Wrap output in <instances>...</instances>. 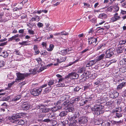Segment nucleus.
I'll return each mask as SVG.
<instances>
[{
	"label": "nucleus",
	"mask_w": 126,
	"mask_h": 126,
	"mask_svg": "<svg viewBox=\"0 0 126 126\" xmlns=\"http://www.w3.org/2000/svg\"><path fill=\"white\" fill-rule=\"evenodd\" d=\"M103 106L100 105L96 104L91 108V110L94 114L98 115L103 112Z\"/></svg>",
	"instance_id": "1"
},
{
	"label": "nucleus",
	"mask_w": 126,
	"mask_h": 126,
	"mask_svg": "<svg viewBox=\"0 0 126 126\" xmlns=\"http://www.w3.org/2000/svg\"><path fill=\"white\" fill-rule=\"evenodd\" d=\"M72 105V103L71 102H67V101H66L63 103L62 105V107L63 109L67 110V111L71 112L73 113V112L74 109L72 107H70Z\"/></svg>",
	"instance_id": "2"
},
{
	"label": "nucleus",
	"mask_w": 126,
	"mask_h": 126,
	"mask_svg": "<svg viewBox=\"0 0 126 126\" xmlns=\"http://www.w3.org/2000/svg\"><path fill=\"white\" fill-rule=\"evenodd\" d=\"M22 116L21 113H17L10 116L9 117V119L11 122L16 123L18 120V119L21 118Z\"/></svg>",
	"instance_id": "3"
},
{
	"label": "nucleus",
	"mask_w": 126,
	"mask_h": 126,
	"mask_svg": "<svg viewBox=\"0 0 126 126\" xmlns=\"http://www.w3.org/2000/svg\"><path fill=\"white\" fill-rule=\"evenodd\" d=\"M16 75L17 78L15 79L16 82L17 80H23L24 79L25 77L30 75V74L27 73H16Z\"/></svg>",
	"instance_id": "4"
},
{
	"label": "nucleus",
	"mask_w": 126,
	"mask_h": 126,
	"mask_svg": "<svg viewBox=\"0 0 126 126\" xmlns=\"http://www.w3.org/2000/svg\"><path fill=\"white\" fill-rule=\"evenodd\" d=\"M114 49L112 48H110L107 50L106 52V58H109L112 56L114 53Z\"/></svg>",
	"instance_id": "5"
},
{
	"label": "nucleus",
	"mask_w": 126,
	"mask_h": 126,
	"mask_svg": "<svg viewBox=\"0 0 126 126\" xmlns=\"http://www.w3.org/2000/svg\"><path fill=\"white\" fill-rule=\"evenodd\" d=\"M36 108L38 109H39L42 112L45 113L48 112L50 110L49 109L47 108L44 105L42 104H39V105H38Z\"/></svg>",
	"instance_id": "6"
},
{
	"label": "nucleus",
	"mask_w": 126,
	"mask_h": 126,
	"mask_svg": "<svg viewBox=\"0 0 126 126\" xmlns=\"http://www.w3.org/2000/svg\"><path fill=\"white\" fill-rule=\"evenodd\" d=\"M42 89L41 88L34 89L32 90L31 92L32 94L35 96L38 95L41 93Z\"/></svg>",
	"instance_id": "7"
},
{
	"label": "nucleus",
	"mask_w": 126,
	"mask_h": 126,
	"mask_svg": "<svg viewBox=\"0 0 126 126\" xmlns=\"http://www.w3.org/2000/svg\"><path fill=\"white\" fill-rule=\"evenodd\" d=\"M31 107L30 103L28 101L24 102L22 104V108L23 110H27L29 109Z\"/></svg>",
	"instance_id": "8"
},
{
	"label": "nucleus",
	"mask_w": 126,
	"mask_h": 126,
	"mask_svg": "<svg viewBox=\"0 0 126 126\" xmlns=\"http://www.w3.org/2000/svg\"><path fill=\"white\" fill-rule=\"evenodd\" d=\"M63 108L61 107V104L59 102H58L56 104L55 106H54L53 108H51L50 109L51 111L53 112H55L57 110L61 109Z\"/></svg>",
	"instance_id": "9"
},
{
	"label": "nucleus",
	"mask_w": 126,
	"mask_h": 126,
	"mask_svg": "<svg viewBox=\"0 0 126 126\" xmlns=\"http://www.w3.org/2000/svg\"><path fill=\"white\" fill-rule=\"evenodd\" d=\"M54 80H50L48 82L47 85L50 86L48 88H47L45 89V91L46 92H48L50 91L52 89V87L50 86L53 84H54Z\"/></svg>",
	"instance_id": "10"
},
{
	"label": "nucleus",
	"mask_w": 126,
	"mask_h": 126,
	"mask_svg": "<svg viewBox=\"0 0 126 126\" xmlns=\"http://www.w3.org/2000/svg\"><path fill=\"white\" fill-rule=\"evenodd\" d=\"M90 72L89 71H85L84 73L81 76V79L85 78L87 79L89 78L91 76Z\"/></svg>",
	"instance_id": "11"
},
{
	"label": "nucleus",
	"mask_w": 126,
	"mask_h": 126,
	"mask_svg": "<svg viewBox=\"0 0 126 126\" xmlns=\"http://www.w3.org/2000/svg\"><path fill=\"white\" fill-rule=\"evenodd\" d=\"M88 121L87 118L85 117L82 116L80 117L78 119V121L79 124H84Z\"/></svg>",
	"instance_id": "12"
},
{
	"label": "nucleus",
	"mask_w": 126,
	"mask_h": 126,
	"mask_svg": "<svg viewBox=\"0 0 126 126\" xmlns=\"http://www.w3.org/2000/svg\"><path fill=\"white\" fill-rule=\"evenodd\" d=\"M88 42L89 44H92L94 45H96L97 42V38L94 37H91L88 39Z\"/></svg>",
	"instance_id": "13"
},
{
	"label": "nucleus",
	"mask_w": 126,
	"mask_h": 126,
	"mask_svg": "<svg viewBox=\"0 0 126 126\" xmlns=\"http://www.w3.org/2000/svg\"><path fill=\"white\" fill-rule=\"evenodd\" d=\"M69 76L70 79H77L79 77V75L76 73L73 72L69 74Z\"/></svg>",
	"instance_id": "14"
},
{
	"label": "nucleus",
	"mask_w": 126,
	"mask_h": 126,
	"mask_svg": "<svg viewBox=\"0 0 126 126\" xmlns=\"http://www.w3.org/2000/svg\"><path fill=\"white\" fill-rule=\"evenodd\" d=\"M105 57V54H102L101 55L97 56L95 60L96 63H98L100 61L103 59Z\"/></svg>",
	"instance_id": "15"
},
{
	"label": "nucleus",
	"mask_w": 126,
	"mask_h": 126,
	"mask_svg": "<svg viewBox=\"0 0 126 126\" xmlns=\"http://www.w3.org/2000/svg\"><path fill=\"white\" fill-rule=\"evenodd\" d=\"M96 62L95 60L90 61L88 62L86 64V66H85L86 67H91L96 63Z\"/></svg>",
	"instance_id": "16"
},
{
	"label": "nucleus",
	"mask_w": 126,
	"mask_h": 126,
	"mask_svg": "<svg viewBox=\"0 0 126 126\" xmlns=\"http://www.w3.org/2000/svg\"><path fill=\"white\" fill-rule=\"evenodd\" d=\"M120 17L118 15L117 13H116L114 15V17L111 18V20L113 21H115L120 19Z\"/></svg>",
	"instance_id": "17"
},
{
	"label": "nucleus",
	"mask_w": 126,
	"mask_h": 126,
	"mask_svg": "<svg viewBox=\"0 0 126 126\" xmlns=\"http://www.w3.org/2000/svg\"><path fill=\"white\" fill-rule=\"evenodd\" d=\"M103 122L102 119L101 118L99 119H96L94 121V124L96 125H99L100 124L102 125Z\"/></svg>",
	"instance_id": "18"
},
{
	"label": "nucleus",
	"mask_w": 126,
	"mask_h": 126,
	"mask_svg": "<svg viewBox=\"0 0 126 126\" xmlns=\"http://www.w3.org/2000/svg\"><path fill=\"white\" fill-rule=\"evenodd\" d=\"M111 122L109 120H106L103 122L102 125L105 126H110Z\"/></svg>",
	"instance_id": "19"
},
{
	"label": "nucleus",
	"mask_w": 126,
	"mask_h": 126,
	"mask_svg": "<svg viewBox=\"0 0 126 126\" xmlns=\"http://www.w3.org/2000/svg\"><path fill=\"white\" fill-rule=\"evenodd\" d=\"M33 49L35 51V55H37L39 53L40 51L39 50L37 46L36 45H34Z\"/></svg>",
	"instance_id": "20"
},
{
	"label": "nucleus",
	"mask_w": 126,
	"mask_h": 126,
	"mask_svg": "<svg viewBox=\"0 0 126 126\" xmlns=\"http://www.w3.org/2000/svg\"><path fill=\"white\" fill-rule=\"evenodd\" d=\"M125 85L126 83L125 82H122L117 86V89L118 90L121 89L123 87H125Z\"/></svg>",
	"instance_id": "21"
},
{
	"label": "nucleus",
	"mask_w": 126,
	"mask_h": 126,
	"mask_svg": "<svg viewBox=\"0 0 126 126\" xmlns=\"http://www.w3.org/2000/svg\"><path fill=\"white\" fill-rule=\"evenodd\" d=\"M0 54H1V56L4 58H6L8 56V54L6 51H1L0 52Z\"/></svg>",
	"instance_id": "22"
},
{
	"label": "nucleus",
	"mask_w": 126,
	"mask_h": 126,
	"mask_svg": "<svg viewBox=\"0 0 126 126\" xmlns=\"http://www.w3.org/2000/svg\"><path fill=\"white\" fill-rule=\"evenodd\" d=\"M107 17V15L104 13L101 14L99 15L98 17L101 19H105Z\"/></svg>",
	"instance_id": "23"
},
{
	"label": "nucleus",
	"mask_w": 126,
	"mask_h": 126,
	"mask_svg": "<svg viewBox=\"0 0 126 126\" xmlns=\"http://www.w3.org/2000/svg\"><path fill=\"white\" fill-rule=\"evenodd\" d=\"M85 66L84 65L83 67L79 68L78 70V73H82L86 71Z\"/></svg>",
	"instance_id": "24"
},
{
	"label": "nucleus",
	"mask_w": 126,
	"mask_h": 126,
	"mask_svg": "<svg viewBox=\"0 0 126 126\" xmlns=\"http://www.w3.org/2000/svg\"><path fill=\"white\" fill-rule=\"evenodd\" d=\"M69 52V49H65L62 50L60 52V53L61 54L64 55Z\"/></svg>",
	"instance_id": "25"
},
{
	"label": "nucleus",
	"mask_w": 126,
	"mask_h": 126,
	"mask_svg": "<svg viewBox=\"0 0 126 126\" xmlns=\"http://www.w3.org/2000/svg\"><path fill=\"white\" fill-rule=\"evenodd\" d=\"M21 95H17L16 96H15L13 98L12 101H16L19 99L21 98Z\"/></svg>",
	"instance_id": "26"
},
{
	"label": "nucleus",
	"mask_w": 126,
	"mask_h": 126,
	"mask_svg": "<svg viewBox=\"0 0 126 126\" xmlns=\"http://www.w3.org/2000/svg\"><path fill=\"white\" fill-rule=\"evenodd\" d=\"M80 96H78L75 98H73V99H71V101L70 102H71L73 104L74 103V102L78 101L80 100Z\"/></svg>",
	"instance_id": "27"
},
{
	"label": "nucleus",
	"mask_w": 126,
	"mask_h": 126,
	"mask_svg": "<svg viewBox=\"0 0 126 126\" xmlns=\"http://www.w3.org/2000/svg\"><path fill=\"white\" fill-rule=\"evenodd\" d=\"M80 96H78L75 98H73V99H71V101L70 102H71L73 104L74 103V102L78 101L80 100Z\"/></svg>",
	"instance_id": "28"
},
{
	"label": "nucleus",
	"mask_w": 126,
	"mask_h": 126,
	"mask_svg": "<svg viewBox=\"0 0 126 126\" xmlns=\"http://www.w3.org/2000/svg\"><path fill=\"white\" fill-rule=\"evenodd\" d=\"M68 117V119L70 122L74 121L75 119L74 116L73 115H71V114H69Z\"/></svg>",
	"instance_id": "29"
},
{
	"label": "nucleus",
	"mask_w": 126,
	"mask_h": 126,
	"mask_svg": "<svg viewBox=\"0 0 126 126\" xmlns=\"http://www.w3.org/2000/svg\"><path fill=\"white\" fill-rule=\"evenodd\" d=\"M57 61L58 62L61 63L64 61L66 60V58L65 57H61L59 59H57Z\"/></svg>",
	"instance_id": "30"
},
{
	"label": "nucleus",
	"mask_w": 126,
	"mask_h": 126,
	"mask_svg": "<svg viewBox=\"0 0 126 126\" xmlns=\"http://www.w3.org/2000/svg\"><path fill=\"white\" fill-rule=\"evenodd\" d=\"M102 81V79L99 78L98 79L96 80L95 82L94 83V85L99 84Z\"/></svg>",
	"instance_id": "31"
},
{
	"label": "nucleus",
	"mask_w": 126,
	"mask_h": 126,
	"mask_svg": "<svg viewBox=\"0 0 126 126\" xmlns=\"http://www.w3.org/2000/svg\"><path fill=\"white\" fill-rule=\"evenodd\" d=\"M39 20V17L37 16H34V17L32 18L31 20L32 21H38Z\"/></svg>",
	"instance_id": "32"
},
{
	"label": "nucleus",
	"mask_w": 126,
	"mask_h": 126,
	"mask_svg": "<svg viewBox=\"0 0 126 126\" xmlns=\"http://www.w3.org/2000/svg\"><path fill=\"white\" fill-rule=\"evenodd\" d=\"M24 121L23 120L18 119L16 123L18 125H22L24 124Z\"/></svg>",
	"instance_id": "33"
},
{
	"label": "nucleus",
	"mask_w": 126,
	"mask_h": 126,
	"mask_svg": "<svg viewBox=\"0 0 126 126\" xmlns=\"http://www.w3.org/2000/svg\"><path fill=\"white\" fill-rule=\"evenodd\" d=\"M67 114V111H62L60 113L59 116L61 117H63L66 116Z\"/></svg>",
	"instance_id": "34"
},
{
	"label": "nucleus",
	"mask_w": 126,
	"mask_h": 126,
	"mask_svg": "<svg viewBox=\"0 0 126 126\" xmlns=\"http://www.w3.org/2000/svg\"><path fill=\"white\" fill-rule=\"evenodd\" d=\"M69 98V96L68 95H65L63 96L61 98V99L62 101L65 100H67Z\"/></svg>",
	"instance_id": "35"
},
{
	"label": "nucleus",
	"mask_w": 126,
	"mask_h": 126,
	"mask_svg": "<svg viewBox=\"0 0 126 126\" xmlns=\"http://www.w3.org/2000/svg\"><path fill=\"white\" fill-rule=\"evenodd\" d=\"M113 96H111V97L113 98H115L117 97L119 95V93L118 92L116 91H114L112 93Z\"/></svg>",
	"instance_id": "36"
},
{
	"label": "nucleus",
	"mask_w": 126,
	"mask_h": 126,
	"mask_svg": "<svg viewBox=\"0 0 126 126\" xmlns=\"http://www.w3.org/2000/svg\"><path fill=\"white\" fill-rule=\"evenodd\" d=\"M54 47V46L52 44H51L49 45V48L47 49V50L49 51H51L53 50Z\"/></svg>",
	"instance_id": "37"
},
{
	"label": "nucleus",
	"mask_w": 126,
	"mask_h": 126,
	"mask_svg": "<svg viewBox=\"0 0 126 126\" xmlns=\"http://www.w3.org/2000/svg\"><path fill=\"white\" fill-rule=\"evenodd\" d=\"M38 71L35 68L33 69H31L29 70L30 72H32L30 73L31 74H35Z\"/></svg>",
	"instance_id": "38"
},
{
	"label": "nucleus",
	"mask_w": 126,
	"mask_h": 126,
	"mask_svg": "<svg viewBox=\"0 0 126 126\" xmlns=\"http://www.w3.org/2000/svg\"><path fill=\"white\" fill-rule=\"evenodd\" d=\"M28 42L27 41H24L22 42H19V44L20 45L23 46H27L28 45V44H27Z\"/></svg>",
	"instance_id": "39"
},
{
	"label": "nucleus",
	"mask_w": 126,
	"mask_h": 126,
	"mask_svg": "<svg viewBox=\"0 0 126 126\" xmlns=\"http://www.w3.org/2000/svg\"><path fill=\"white\" fill-rule=\"evenodd\" d=\"M58 83L56 85L57 87H61L64 86H65V84L63 83H62L61 82H58Z\"/></svg>",
	"instance_id": "40"
},
{
	"label": "nucleus",
	"mask_w": 126,
	"mask_h": 126,
	"mask_svg": "<svg viewBox=\"0 0 126 126\" xmlns=\"http://www.w3.org/2000/svg\"><path fill=\"white\" fill-rule=\"evenodd\" d=\"M126 43V39L120 41L119 42V44L120 45H122L125 44Z\"/></svg>",
	"instance_id": "41"
},
{
	"label": "nucleus",
	"mask_w": 126,
	"mask_h": 126,
	"mask_svg": "<svg viewBox=\"0 0 126 126\" xmlns=\"http://www.w3.org/2000/svg\"><path fill=\"white\" fill-rule=\"evenodd\" d=\"M5 89H0V92H3V93H0V95H5L6 94V92H5Z\"/></svg>",
	"instance_id": "42"
},
{
	"label": "nucleus",
	"mask_w": 126,
	"mask_h": 126,
	"mask_svg": "<svg viewBox=\"0 0 126 126\" xmlns=\"http://www.w3.org/2000/svg\"><path fill=\"white\" fill-rule=\"evenodd\" d=\"M79 112L78 111L76 112L75 113L73 114V115L74 116L75 119L79 117Z\"/></svg>",
	"instance_id": "43"
},
{
	"label": "nucleus",
	"mask_w": 126,
	"mask_h": 126,
	"mask_svg": "<svg viewBox=\"0 0 126 126\" xmlns=\"http://www.w3.org/2000/svg\"><path fill=\"white\" fill-rule=\"evenodd\" d=\"M120 71L122 73H124L126 72V67H121Z\"/></svg>",
	"instance_id": "44"
},
{
	"label": "nucleus",
	"mask_w": 126,
	"mask_h": 126,
	"mask_svg": "<svg viewBox=\"0 0 126 126\" xmlns=\"http://www.w3.org/2000/svg\"><path fill=\"white\" fill-rule=\"evenodd\" d=\"M114 123V124L117 125H120L122 123V121L121 120H120L118 121H113Z\"/></svg>",
	"instance_id": "45"
},
{
	"label": "nucleus",
	"mask_w": 126,
	"mask_h": 126,
	"mask_svg": "<svg viewBox=\"0 0 126 126\" xmlns=\"http://www.w3.org/2000/svg\"><path fill=\"white\" fill-rule=\"evenodd\" d=\"M36 61L39 64H40L42 62V60L40 58H38L35 59Z\"/></svg>",
	"instance_id": "46"
},
{
	"label": "nucleus",
	"mask_w": 126,
	"mask_h": 126,
	"mask_svg": "<svg viewBox=\"0 0 126 126\" xmlns=\"http://www.w3.org/2000/svg\"><path fill=\"white\" fill-rule=\"evenodd\" d=\"M40 67V69L38 71V72H41L45 69H46L47 68V66H46L42 67Z\"/></svg>",
	"instance_id": "47"
},
{
	"label": "nucleus",
	"mask_w": 126,
	"mask_h": 126,
	"mask_svg": "<svg viewBox=\"0 0 126 126\" xmlns=\"http://www.w3.org/2000/svg\"><path fill=\"white\" fill-rule=\"evenodd\" d=\"M116 62V61L115 60V59L112 60L108 62L107 64L108 65H110L111 63H115Z\"/></svg>",
	"instance_id": "48"
},
{
	"label": "nucleus",
	"mask_w": 126,
	"mask_h": 126,
	"mask_svg": "<svg viewBox=\"0 0 126 126\" xmlns=\"http://www.w3.org/2000/svg\"><path fill=\"white\" fill-rule=\"evenodd\" d=\"M47 117L49 118L53 117L54 116V115L53 113H48L47 115Z\"/></svg>",
	"instance_id": "49"
},
{
	"label": "nucleus",
	"mask_w": 126,
	"mask_h": 126,
	"mask_svg": "<svg viewBox=\"0 0 126 126\" xmlns=\"http://www.w3.org/2000/svg\"><path fill=\"white\" fill-rule=\"evenodd\" d=\"M68 33L67 32H66L65 31H63L61 32V34L62 35H67L68 34Z\"/></svg>",
	"instance_id": "50"
},
{
	"label": "nucleus",
	"mask_w": 126,
	"mask_h": 126,
	"mask_svg": "<svg viewBox=\"0 0 126 126\" xmlns=\"http://www.w3.org/2000/svg\"><path fill=\"white\" fill-rule=\"evenodd\" d=\"M83 4H84V5L85 6V7L86 8H90L91 7V6L90 4L89 3L84 2Z\"/></svg>",
	"instance_id": "51"
},
{
	"label": "nucleus",
	"mask_w": 126,
	"mask_h": 126,
	"mask_svg": "<svg viewBox=\"0 0 126 126\" xmlns=\"http://www.w3.org/2000/svg\"><path fill=\"white\" fill-rule=\"evenodd\" d=\"M5 64V63L4 61H0V67L3 66Z\"/></svg>",
	"instance_id": "52"
},
{
	"label": "nucleus",
	"mask_w": 126,
	"mask_h": 126,
	"mask_svg": "<svg viewBox=\"0 0 126 126\" xmlns=\"http://www.w3.org/2000/svg\"><path fill=\"white\" fill-rule=\"evenodd\" d=\"M37 26L38 27L41 28L43 26V24L41 23L38 22L37 24Z\"/></svg>",
	"instance_id": "53"
},
{
	"label": "nucleus",
	"mask_w": 126,
	"mask_h": 126,
	"mask_svg": "<svg viewBox=\"0 0 126 126\" xmlns=\"http://www.w3.org/2000/svg\"><path fill=\"white\" fill-rule=\"evenodd\" d=\"M78 61V60H76L75 61L73 62H70L69 64L68 65V66H71L73 64L75 63L76 62H77Z\"/></svg>",
	"instance_id": "54"
},
{
	"label": "nucleus",
	"mask_w": 126,
	"mask_h": 126,
	"mask_svg": "<svg viewBox=\"0 0 126 126\" xmlns=\"http://www.w3.org/2000/svg\"><path fill=\"white\" fill-rule=\"evenodd\" d=\"M114 8L115 10V11L117 12L118 11L119 9V7L117 5H116L114 6Z\"/></svg>",
	"instance_id": "55"
},
{
	"label": "nucleus",
	"mask_w": 126,
	"mask_h": 126,
	"mask_svg": "<svg viewBox=\"0 0 126 126\" xmlns=\"http://www.w3.org/2000/svg\"><path fill=\"white\" fill-rule=\"evenodd\" d=\"M14 52L17 55H20V53L19 52V50L17 49H15L14 51Z\"/></svg>",
	"instance_id": "56"
},
{
	"label": "nucleus",
	"mask_w": 126,
	"mask_h": 126,
	"mask_svg": "<svg viewBox=\"0 0 126 126\" xmlns=\"http://www.w3.org/2000/svg\"><path fill=\"white\" fill-rule=\"evenodd\" d=\"M81 88H79V87L77 86L74 89V91H75L77 92Z\"/></svg>",
	"instance_id": "57"
},
{
	"label": "nucleus",
	"mask_w": 126,
	"mask_h": 126,
	"mask_svg": "<svg viewBox=\"0 0 126 126\" xmlns=\"http://www.w3.org/2000/svg\"><path fill=\"white\" fill-rule=\"evenodd\" d=\"M116 115L117 117L118 118L121 117L122 116V115L121 114L118 113H116Z\"/></svg>",
	"instance_id": "58"
},
{
	"label": "nucleus",
	"mask_w": 126,
	"mask_h": 126,
	"mask_svg": "<svg viewBox=\"0 0 126 126\" xmlns=\"http://www.w3.org/2000/svg\"><path fill=\"white\" fill-rule=\"evenodd\" d=\"M19 36V34L15 35L14 36H12V38H13V40H16V37H18Z\"/></svg>",
	"instance_id": "59"
},
{
	"label": "nucleus",
	"mask_w": 126,
	"mask_h": 126,
	"mask_svg": "<svg viewBox=\"0 0 126 126\" xmlns=\"http://www.w3.org/2000/svg\"><path fill=\"white\" fill-rule=\"evenodd\" d=\"M64 79L63 77L61 78H59V82H64Z\"/></svg>",
	"instance_id": "60"
},
{
	"label": "nucleus",
	"mask_w": 126,
	"mask_h": 126,
	"mask_svg": "<svg viewBox=\"0 0 126 126\" xmlns=\"http://www.w3.org/2000/svg\"><path fill=\"white\" fill-rule=\"evenodd\" d=\"M113 8V7L112 6H110L107 8V10L110 12H111L112 11Z\"/></svg>",
	"instance_id": "61"
},
{
	"label": "nucleus",
	"mask_w": 126,
	"mask_h": 126,
	"mask_svg": "<svg viewBox=\"0 0 126 126\" xmlns=\"http://www.w3.org/2000/svg\"><path fill=\"white\" fill-rule=\"evenodd\" d=\"M28 32L30 34H34V31L31 30H29L28 31Z\"/></svg>",
	"instance_id": "62"
},
{
	"label": "nucleus",
	"mask_w": 126,
	"mask_h": 126,
	"mask_svg": "<svg viewBox=\"0 0 126 126\" xmlns=\"http://www.w3.org/2000/svg\"><path fill=\"white\" fill-rule=\"evenodd\" d=\"M41 45L43 47H46L47 46V42H43L42 43Z\"/></svg>",
	"instance_id": "63"
},
{
	"label": "nucleus",
	"mask_w": 126,
	"mask_h": 126,
	"mask_svg": "<svg viewBox=\"0 0 126 126\" xmlns=\"http://www.w3.org/2000/svg\"><path fill=\"white\" fill-rule=\"evenodd\" d=\"M51 121V120L49 118L45 119L43 120V122H50Z\"/></svg>",
	"instance_id": "64"
}]
</instances>
